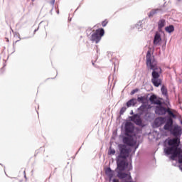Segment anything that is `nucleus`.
Here are the masks:
<instances>
[{"mask_svg":"<svg viewBox=\"0 0 182 182\" xmlns=\"http://www.w3.org/2000/svg\"><path fill=\"white\" fill-rule=\"evenodd\" d=\"M134 132V126L131 122H127L125 124L126 136H132Z\"/></svg>","mask_w":182,"mask_h":182,"instance_id":"0eeeda50","label":"nucleus"},{"mask_svg":"<svg viewBox=\"0 0 182 182\" xmlns=\"http://www.w3.org/2000/svg\"><path fill=\"white\" fill-rule=\"evenodd\" d=\"M156 113L157 114H160L161 116H163V114L168 113V116H170L171 117H173V119H175L176 117V114L172 112L170 108L166 109V107L162 106L156 107Z\"/></svg>","mask_w":182,"mask_h":182,"instance_id":"39448f33","label":"nucleus"},{"mask_svg":"<svg viewBox=\"0 0 182 182\" xmlns=\"http://www.w3.org/2000/svg\"><path fill=\"white\" fill-rule=\"evenodd\" d=\"M182 0H177L178 2H181Z\"/></svg>","mask_w":182,"mask_h":182,"instance_id":"c85d7f7f","label":"nucleus"},{"mask_svg":"<svg viewBox=\"0 0 182 182\" xmlns=\"http://www.w3.org/2000/svg\"><path fill=\"white\" fill-rule=\"evenodd\" d=\"M51 5H55V0H53V1H51Z\"/></svg>","mask_w":182,"mask_h":182,"instance_id":"cd10ccee","label":"nucleus"},{"mask_svg":"<svg viewBox=\"0 0 182 182\" xmlns=\"http://www.w3.org/2000/svg\"><path fill=\"white\" fill-rule=\"evenodd\" d=\"M150 109H151V105H142L138 108V111L140 114H145Z\"/></svg>","mask_w":182,"mask_h":182,"instance_id":"1a4fd4ad","label":"nucleus"},{"mask_svg":"<svg viewBox=\"0 0 182 182\" xmlns=\"http://www.w3.org/2000/svg\"><path fill=\"white\" fill-rule=\"evenodd\" d=\"M146 97L144 96V97H138L137 98V101L138 102H141V103H143L144 101H146Z\"/></svg>","mask_w":182,"mask_h":182,"instance_id":"5701e85b","label":"nucleus"},{"mask_svg":"<svg viewBox=\"0 0 182 182\" xmlns=\"http://www.w3.org/2000/svg\"><path fill=\"white\" fill-rule=\"evenodd\" d=\"M171 134L174 137H178V136H181V127H178V125L175 126L171 131Z\"/></svg>","mask_w":182,"mask_h":182,"instance_id":"f8f14e48","label":"nucleus"},{"mask_svg":"<svg viewBox=\"0 0 182 182\" xmlns=\"http://www.w3.org/2000/svg\"><path fill=\"white\" fill-rule=\"evenodd\" d=\"M136 92H139L138 89L134 90L131 92V95H134V93H136Z\"/></svg>","mask_w":182,"mask_h":182,"instance_id":"bb28decb","label":"nucleus"},{"mask_svg":"<svg viewBox=\"0 0 182 182\" xmlns=\"http://www.w3.org/2000/svg\"><path fill=\"white\" fill-rule=\"evenodd\" d=\"M173 127V119L170 118L167 120L166 124L164 127V130H171Z\"/></svg>","mask_w":182,"mask_h":182,"instance_id":"2eb2a0df","label":"nucleus"},{"mask_svg":"<svg viewBox=\"0 0 182 182\" xmlns=\"http://www.w3.org/2000/svg\"><path fill=\"white\" fill-rule=\"evenodd\" d=\"M116 154V151L114 149H109V154Z\"/></svg>","mask_w":182,"mask_h":182,"instance_id":"393cba45","label":"nucleus"},{"mask_svg":"<svg viewBox=\"0 0 182 182\" xmlns=\"http://www.w3.org/2000/svg\"><path fill=\"white\" fill-rule=\"evenodd\" d=\"M104 35L105 29L98 28L92 34L90 41H92V42H95V43H99Z\"/></svg>","mask_w":182,"mask_h":182,"instance_id":"20e7f679","label":"nucleus"},{"mask_svg":"<svg viewBox=\"0 0 182 182\" xmlns=\"http://www.w3.org/2000/svg\"><path fill=\"white\" fill-rule=\"evenodd\" d=\"M37 30H35L34 32H36Z\"/></svg>","mask_w":182,"mask_h":182,"instance_id":"7c9ffc66","label":"nucleus"},{"mask_svg":"<svg viewBox=\"0 0 182 182\" xmlns=\"http://www.w3.org/2000/svg\"><path fill=\"white\" fill-rule=\"evenodd\" d=\"M33 1H35V0H32Z\"/></svg>","mask_w":182,"mask_h":182,"instance_id":"2f4dec72","label":"nucleus"},{"mask_svg":"<svg viewBox=\"0 0 182 182\" xmlns=\"http://www.w3.org/2000/svg\"><path fill=\"white\" fill-rule=\"evenodd\" d=\"M165 31L168 33H171L174 31V26L170 25L168 26L165 27Z\"/></svg>","mask_w":182,"mask_h":182,"instance_id":"6ab92c4d","label":"nucleus"},{"mask_svg":"<svg viewBox=\"0 0 182 182\" xmlns=\"http://www.w3.org/2000/svg\"><path fill=\"white\" fill-rule=\"evenodd\" d=\"M131 151L132 149L125 145H122L120 147V154L117 160V168H119V171H123L126 168V159L129 157Z\"/></svg>","mask_w":182,"mask_h":182,"instance_id":"f03ea898","label":"nucleus"},{"mask_svg":"<svg viewBox=\"0 0 182 182\" xmlns=\"http://www.w3.org/2000/svg\"><path fill=\"white\" fill-rule=\"evenodd\" d=\"M117 177H119L120 179L125 178L122 181V182H134L133 181V179L132 178V176L129 173H123L122 171H119L117 174ZM112 182H120L119 179H113Z\"/></svg>","mask_w":182,"mask_h":182,"instance_id":"423d86ee","label":"nucleus"},{"mask_svg":"<svg viewBox=\"0 0 182 182\" xmlns=\"http://www.w3.org/2000/svg\"><path fill=\"white\" fill-rule=\"evenodd\" d=\"M109 23V21L107 19H105L104 21L102 22V26L105 27L106 25Z\"/></svg>","mask_w":182,"mask_h":182,"instance_id":"b1692460","label":"nucleus"},{"mask_svg":"<svg viewBox=\"0 0 182 182\" xmlns=\"http://www.w3.org/2000/svg\"><path fill=\"white\" fill-rule=\"evenodd\" d=\"M123 143L124 144H127V146H130L131 147H133V146H136V141L134 139H133V136H128L123 138Z\"/></svg>","mask_w":182,"mask_h":182,"instance_id":"6e6552de","label":"nucleus"},{"mask_svg":"<svg viewBox=\"0 0 182 182\" xmlns=\"http://www.w3.org/2000/svg\"><path fill=\"white\" fill-rule=\"evenodd\" d=\"M7 42H9V39H7Z\"/></svg>","mask_w":182,"mask_h":182,"instance_id":"c756f323","label":"nucleus"},{"mask_svg":"<svg viewBox=\"0 0 182 182\" xmlns=\"http://www.w3.org/2000/svg\"><path fill=\"white\" fill-rule=\"evenodd\" d=\"M145 119L146 120L151 119V112H150V110L145 113Z\"/></svg>","mask_w":182,"mask_h":182,"instance_id":"4be33fe9","label":"nucleus"},{"mask_svg":"<svg viewBox=\"0 0 182 182\" xmlns=\"http://www.w3.org/2000/svg\"><path fill=\"white\" fill-rule=\"evenodd\" d=\"M163 123H164V118L163 117H158L155 119L156 126H161Z\"/></svg>","mask_w":182,"mask_h":182,"instance_id":"a211bd4d","label":"nucleus"},{"mask_svg":"<svg viewBox=\"0 0 182 182\" xmlns=\"http://www.w3.org/2000/svg\"><path fill=\"white\" fill-rule=\"evenodd\" d=\"M158 9H153L149 12V17L151 18V16H154L156 14H157Z\"/></svg>","mask_w":182,"mask_h":182,"instance_id":"aec40b11","label":"nucleus"},{"mask_svg":"<svg viewBox=\"0 0 182 182\" xmlns=\"http://www.w3.org/2000/svg\"><path fill=\"white\" fill-rule=\"evenodd\" d=\"M168 144L171 147H178V146H180V139L177 137L169 139Z\"/></svg>","mask_w":182,"mask_h":182,"instance_id":"9d476101","label":"nucleus"},{"mask_svg":"<svg viewBox=\"0 0 182 182\" xmlns=\"http://www.w3.org/2000/svg\"><path fill=\"white\" fill-rule=\"evenodd\" d=\"M166 26V20L164 18L160 19L158 21V31L159 32H163V28Z\"/></svg>","mask_w":182,"mask_h":182,"instance_id":"4468645a","label":"nucleus"},{"mask_svg":"<svg viewBox=\"0 0 182 182\" xmlns=\"http://www.w3.org/2000/svg\"><path fill=\"white\" fill-rule=\"evenodd\" d=\"M161 41V36H160V33H156L155 36L154 38V45H157L158 43H160Z\"/></svg>","mask_w":182,"mask_h":182,"instance_id":"dca6fc26","label":"nucleus"},{"mask_svg":"<svg viewBox=\"0 0 182 182\" xmlns=\"http://www.w3.org/2000/svg\"><path fill=\"white\" fill-rule=\"evenodd\" d=\"M164 153L167 156L171 154V160H176V158L178 157V163H182V150L181 148L177 146H168L164 149Z\"/></svg>","mask_w":182,"mask_h":182,"instance_id":"7ed1b4c3","label":"nucleus"},{"mask_svg":"<svg viewBox=\"0 0 182 182\" xmlns=\"http://www.w3.org/2000/svg\"><path fill=\"white\" fill-rule=\"evenodd\" d=\"M131 120L132 122H134V123H135V124H136L137 126H141L143 123V121H141V118H140V116L137 114H134V116H132L131 117Z\"/></svg>","mask_w":182,"mask_h":182,"instance_id":"ddd939ff","label":"nucleus"},{"mask_svg":"<svg viewBox=\"0 0 182 182\" xmlns=\"http://www.w3.org/2000/svg\"><path fill=\"white\" fill-rule=\"evenodd\" d=\"M146 59L147 68L153 70L151 82L154 86L159 87L161 85V80L159 78L160 74L161 73V68L157 66V60H156L154 55H151V50L147 51Z\"/></svg>","mask_w":182,"mask_h":182,"instance_id":"f257e3e1","label":"nucleus"},{"mask_svg":"<svg viewBox=\"0 0 182 182\" xmlns=\"http://www.w3.org/2000/svg\"><path fill=\"white\" fill-rule=\"evenodd\" d=\"M149 102H151V105H158L159 106H161L162 105L161 101L157 99V96L156 95L150 96Z\"/></svg>","mask_w":182,"mask_h":182,"instance_id":"9b49d317","label":"nucleus"},{"mask_svg":"<svg viewBox=\"0 0 182 182\" xmlns=\"http://www.w3.org/2000/svg\"><path fill=\"white\" fill-rule=\"evenodd\" d=\"M161 92L164 96H167V88L165 86H162L161 88Z\"/></svg>","mask_w":182,"mask_h":182,"instance_id":"412c9836","label":"nucleus"},{"mask_svg":"<svg viewBox=\"0 0 182 182\" xmlns=\"http://www.w3.org/2000/svg\"><path fill=\"white\" fill-rule=\"evenodd\" d=\"M124 112H126V107H122L119 112V114H123V113H124Z\"/></svg>","mask_w":182,"mask_h":182,"instance_id":"a878e982","label":"nucleus"},{"mask_svg":"<svg viewBox=\"0 0 182 182\" xmlns=\"http://www.w3.org/2000/svg\"><path fill=\"white\" fill-rule=\"evenodd\" d=\"M137 103V100L134 98L131 99L127 102V107H130L132 106H135V105Z\"/></svg>","mask_w":182,"mask_h":182,"instance_id":"f3484780","label":"nucleus"}]
</instances>
